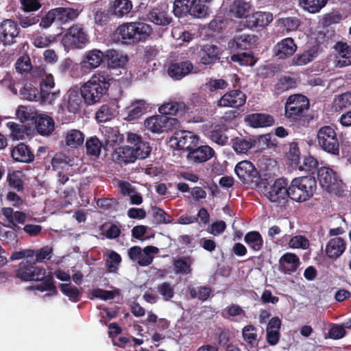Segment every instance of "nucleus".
<instances>
[{
	"label": "nucleus",
	"mask_w": 351,
	"mask_h": 351,
	"mask_svg": "<svg viewBox=\"0 0 351 351\" xmlns=\"http://www.w3.org/2000/svg\"><path fill=\"white\" fill-rule=\"evenodd\" d=\"M16 276L23 281H40L36 286L28 287L27 290L37 289L40 291H49L45 297L57 293L52 277L46 276V269L36 266L28 261H23L19 264L16 270Z\"/></svg>",
	"instance_id": "nucleus-1"
},
{
	"label": "nucleus",
	"mask_w": 351,
	"mask_h": 351,
	"mask_svg": "<svg viewBox=\"0 0 351 351\" xmlns=\"http://www.w3.org/2000/svg\"><path fill=\"white\" fill-rule=\"evenodd\" d=\"M110 77L106 71H98L81 86L82 95L87 105H94L101 101L107 93Z\"/></svg>",
	"instance_id": "nucleus-2"
},
{
	"label": "nucleus",
	"mask_w": 351,
	"mask_h": 351,
	"mask_svg": "<svg viewBox=\"0 0 351 351\" xmlns=\"http://www.w3.org/2000/svg\"><path fill=\"white\" fill-rule=\"evenodd\" d=\"M123 43L132 44L145 40L152 33L150 25L143 22L125 23L117 29Z\"/></svg>",
	"instance_id": "nucleus-3"
},
{
	"label": "nucleus",
	"mask_w": 351,
	"mask_h": 351,
	"mask_svg": "<svg viewBox=\"0 0 351 351\" xmlns=\"http://www.w3.org/2000/svg\"><path fill=\"white\" fill-rule=\"evenodd\" d=\"M317 189L316 180L311 176L294 178L288 187L289 197L298 202H306L313 197Z\"/></svg>",
	"instance_id": "nucleus-4"
},
{
	"label": "nucleus",
	"mask_w": 351,
	"mask_h": 351,
	"mask_svg": "<svg viewBox=\"0 0 351 351\" xmlns=\"http://www.w3.org/2000/svg\"><path fill=\"white\" fill-rule=\"evenodd\" d=\"M173 12L176 16L190 14L193 18L203 19L209 14V8L202 0H175Z\"/></svg>",
	"instance_id": "nucleus-5"
},
{
	"label": "nucleus",
	"mask_w": 351,
	"mask_h": 351,
	"mask_svg": "<svg viewBox=\"0 0 351 351\" xmlns=\"http://www.w3.org/2000/svg\"><path fill=\"white\" fill-rule=\"evenodd\" d=\"M317 179L321 186L329 193L341 196L345 191L346 185L338 173L328 167L317 169Z\"/></svg>",
	"instance_id": "nucleus-6"
},
{
	"label": "nucleus",
	"mask_w": 351,
	"mask_h": 351,
	"mask_svg": "<svg viewBox=\"0 0 351 351\" xmlns=\"http://www.w3.org/2000/svg\"><path fill=\"white\" fill-rule=\"evenodd\" d=\"M308 106L309 103L306 97L302 95H291L285 104L286 117L291 121L302 124V122H304L303 117Z\"/></svg>",
	"instance_id": "nucleus-7"
},
{
	"label": "nucleus",
	"mask_w": 351,
	"mask_h": 351,
	"mask_svg": "<svg viewBox=\"0 0 351 351\" xmlns=\"http://www.w3.org/2000/svg\"><path fill=\"white\" fill-rule=\"evenodd\" d=\"M317 138L319 146L324 152L339 155V143L335 130L328 125L322 127L317 132Z\"/></svg>",
	"instance_id": "nucleus-8"
},
{
	"label": "nucleus",
	"mask_w": 351,
	"mask_h": 351,
	"mask_svg": "<svg viewBox=\"0 0 351 351\" xmlns=\"http://www.w3.org/2000/svg\"><path fill=\"white\" fill-rule=\"evenodd\" d=\"M89 41L88 36L82 25L75 24L70 27L62 38L65 47L83 48Z\"/></svg>",
	"instance_id": "nucleus-9"
},
{
	"label": "nucleus",
	"mask_w": 351,
	"mask_h": 351,
	"mask_svg": "<svg viewBox=\"0 0 351 351\" xmlns=\"http://www.w3.org/2000/svg\"><path fill=\"white\" fill-rule=\"evenodd\" d=\"M288 181L285 178L277 179L269 188L265 189L263 193L265 196L271 202L285 203L288 194Z\"/></svg>",
	"instance_id": "nucleus-10"
},
{
	"label": "nucleus",
	"mask_w": 351,
	"mask_h": 351,
	"mask_svg": "<svg viewBox=\"0 0 351 351\" xmlns=\"http://www.w3.org/2000/svg\"><path fill=\"white\" fill-rule=\"evenodd\" d=\"M178 122L175 118L158 114L149 117L145 120V128L152 133L160 134L170 130Z\"/></svg>",
	"instance_id": "nucleus-11"
},
{
	"label": "nucleus",
	"mask_w": 351,
	"mask_h": 351,
	"mask_svg": "<svg viewBox=\"0 0 351 351\" xmlns=\"http://www.w3.org/2000/svg\"><path fill=\"white\" fill-rule=\"evenodd\" d=\"M158 252L159 249L154 246H146L143 250L138 246H134L129 249L128 256L133 262H136L138 265L145 267L152 263L154 259L153 254Z\"/></svg>",
	"instance_id": "nucleus-12"
},
{
	"label": "nucleus",
	"mask_w": 351,
	"mask_h": 351,
	"mask_svg": "<svg viewBox=\"0 0 351 351\" xmlns=\"http://www.w3.org/2000/svg\"><path fill=\"white\" fill-rule=\"evenodd\" d=\"M234 171L239 179L243 182H257L259 173L254 165L250 161L243 160L239 162L234 169Z\"/></svg>",
	"instance_id": "nucleus-13"
},
{
	"label": "nucleus",
	"mask_w": 351,
	"mask_h": 351,
	"mask_svg": "<svg viewBox=\"0 0 351 351\" xmlns=\"http://www.w3.org/2000/svg\"><path fill=\"white\" fill-rule=\"evenodd\" d=\"M128 143L131 145L135 160L145 159L150 154L152 149L149 143L143 141L138 134L128 133Z\"/></svg>",
	"instance_id": "nucleus-14"
},
{
	"label": "nucleus",
	"mask_w": 351,
	"mask_h": 351,
	"mask_svg": "<svg viewBox=\"0 0 351 351\" xmlns=\"http://www.w3.org/2000/svg\"><path fill=\"white\" fill-rule=\"evenodd\" d=\"M171 141H174L177 149L189 152L196 146L198 143V137L191 132L182 130L174 134Z\"/></svg>",
	"instance_id": "nucleus-15"
},
{
	"label": "nucleus",
	"mask_w": 351,
	"mask_h": 351,
	"mask_svg": "<svg viewBox=\"0 0 351 351\" xmlns=\"http://www.w3.org/2000/svg\"><path fill=\"white\" fill-rule=\"evenodd\" d=\"M246 95L239 89L232 90L225 93L218 101L220 107L239 108L245 104Z\"/></svg>",
	"instance_id": "nucleus-16"
},
{
	"label": "nucleus",
	"mask_w": 351,
	"mask_h": 351,
	"mask_svg": "<svg viewBox=\"0 0 351 351\" xmlns=\"http://www.w3.org/2000/svg\"><path fill=\"white\" fill-rule=\"evenodd\" d=\"M106 58L105 53L101 50L94 49L88 51L80 62V66L84 70L92 71L98 68Z\"/></svg>",
	"instance_id": "nucleus-17"
},
{
	"label": "nucleus",
	"mask_w": 351,
	"mask_h": 351,
	"mask_svg": "<svg viewBox=\"0 0 351 351\" xmlns=\"http://www.w3.org/2000/svg\"><path fill=\"white\" fill-rule=\"evenodd\" d=\"M19 32L17 24L11 19H6L0 23V41L5 45L13 43Z\"/></svg>",
	"instance_id": "nucleus-18"
},
{
	"label": "nucleus",
	"mask_w": 351,
	"mask_h": 351,
	"mask_svg": "<svg viewBox=\"0 0 351 351\" xmlns=\"http://www.w3.org/2000/svg\"><path fill=\"white\" fill-rule=\"evenodd\" d=\"M215 154V151L208 145H202L197 148L193 147L188 152L187 160L195 164L205 162Z\"/></svg>",
	"instance_id": "nucleus-19"
},
{
	"label": "nucleus",
	"mask_w": 351,
	"mask_h": 351,
	"mask_svg": "<svg viewBox=\"0 0 351 351\" xmlns=\"http://www.w3.org/2000/svg\"><path fill=\"white\" fill-rule=\"evenodd\" d=\"M82 95L81 90L70 88L64 95V101L66 103V108L69 112L76 114L81 110L82 106Z\"/></svg>",
	"instance_id": "nucleus-20"
},
{
	"label": "nucleus",
	"mask_w": 351,
	"mask_h": 351,
	"mask_svg": "<svg viewBox=\"0 0 351 351\" xmlns=\"http://www.w3.org/2000/svg\"><path fill=\"white\" fill-rule=\"evenodd\" d=\"M281 324V320L278 317H274L269 321L266 328V341L269 346H274L278 343Z\"/></svg>",
	"instance_id": "nucleus-21"
},
{
	"label": "nucleus",
	"mask_w": 351,
	"mask_h": 351,
	"mask_svg": "<svg viewBox=\"0 0 351 351\" xmlns=\"http://www.w3.org/2000/svg\"><path fill=\"white\" fill-rule=\"evenodd\" d=\"M193 69V64L186 60L170 64L167 72L171 77L180 80L191 73Z\"/></svg>",
	"instance_id": "nucleus-22"
},
{
	"label": "nucleus",
	"mask_w": 351,
	"mask_h": 351,
	"mask_svg": "<svg viewBox=\"0 0 351 351\" xmlns=\"http://www.w3.org/2000/svg\"><path fill=\"white\" fill-rule=\"evenodd\" d=\"M346 249V243L341 237L330 239L326 246V254L329 258L337 259Z\"/></svg>",
	"instance_id": "nucleus-23"
},
{
	"label": "nucleus",
	"mask_w": 351,
	"mask_h": 351,
	"mask_svg": "<svg viewBox=\"0 0 351 351\" xmlns=\"http://www.w3.org/2000/svg\"><path fill=\"white\" fill-rule=\"evenodd\" d=\"M338 55L336 56L335 64L337 67L343 68L351 65V45L338 43L336 45Z\"/></svg>",
	"instance_id": "nucleus-24"
},
{
	"label": "nucleus",
	"mask_w": 351,
	"mask_h": 351,
	"mask_svg": "<svg viewBox=\"0 0 351 351\" xmlns=\"http://www.w3.org/2000/svg\"><path fill=\"white\" fill-rule=\"evenodd\" d=\"M246 18V25L252 29L268 25L273 20V15L269 12H257Z\"/></svg>",
	"instance_id": "nucleus-25"
},
{
	"label": "nucleus",
	"mask_w": 351,
	"mask_h": 351,
	"mask_svg": "<svg viewBox=\"0 0 351 351\" xmlns=\"http://www.w3.org/2000/svg\"><path fill=\"white\" fill-rule=\"evenodd\" d=\"M298 47L292 38H286L277 43L275 47L276 55L280 59L291 56Z\"/></svg>",
	"instance_id": "nucleus-26"
},
{
	"label": "nucleus",
	"mask_w": 351,
	"mask_h": 351,
	"mask_svg": "<svg viewBox=\"0 0 351 351\" xmlns=\"http://www.w3.org/2000/svg\"><path fill=\"white\" fill-rule=\"evenodd\" d=\"M149 105L143 99H137L132 102L130 106L126 108V119L132 121L139 118L149 108Z\"/></svg>",
	"instance_id": "nucleus-27"
},
{
	"label": "nucleus",
	"mask_w": 351,
	"mask_h": 351,
	"mask_svg": "<svg viewBox=\"0 0 351 351\" xmlns=\"http://www.w3.org/2000/svg\"><path fill=\"white\" fill-rule=\"evenodd\" d=\"M279 264L281 271L291 274L296 271L300 265V259L295 254L287 252L280 258Z\"/></svg>",
	"instance_id": "nucleus-28"
},
{
	"label": "nucleus",
	"mask_w": 351,
	"mask_h": 351,
	"mask_svg": "<svg viewBox=\"0 0 351 351\" xmlns=\"http://www.w3.org/2000/svg\"><path fill=\"white\" fill-rule=\"evenodd\" d=\"M38 132L43 136H49L54 130V121L45 114H39L35 119Z\"/></svg>",
	"instance_id": "nucleus-29"
},
{
	"label": "nucleus",
	"mask_w": 351,
	"mask_h": 351,
	"mask_svg": "<svg viewBox=\"0 0 351 351\" xmlns=\"http://www.w3.org/2000/svg\"><path fill=\"white\" fill-rule=\"evenodd\" d=\"M245 120L253 128L269 127L274 123L272 116L263 113L249 114L246 117Z\"/></svg>",
	"instance_id": "nucleus-30"
},
{
	"label": "nucleus",
	"mask_w": 351,
	"mask_h": 351,
	"mask_svg": "<svg viewBox=\"0 0 351 351\" xmlns=\"http://www.w3.org/2000/svg\"><path fill=\"white\" fill-rule=\"evenodd\" d=\"M12 157L18 162H30L34 160V155L24 143H19L12 151Z\"/></svg>",
	"instance_id": "nucleus-31"
},
{
	"label": "nucleus",
	"mask_w": 351,
	"mask_h": 351,
	"mask_svg": "<svg viewBox=\"0 0 351 351\" xmlns=\"http://www.w3.org/2000/svg\"><path fill=\"white\" fill-rule=\"evenodd\" d=\"M149 20L159 25H167L171 23V18L167 11L162 8H154L149 12Z\"/></svg>",
	"instance_id": "nucleus-32"
},
{
	"label": "nucleus",
	"mask_w": 351,
	"mask_h": 351,
	"mask_svg": "<svg viewBox=\"0 0 351 351\" xmlns=\"http://www.w3.org/2000/svg\"><path fill=\"white\" fill-rule=\"evenodd\" d=\"M108 64L110 68L123 67L128 62V56L114 49L107 50L105 53Z\"/></svg>",
	"instance_id": "nucleus-33"
},
{
	"label": "nucleus",
	"mask_w": 351,
	"mask_h": 351,
	"mask_svg": "<svg viewBox=\"0 0 351 351\" xmlns=\"http://www.w3.org/2000/svg\"><path fill=\"white\" fill-rule=\"evenodd\" d=\"M64 141L67 146L71 148H77L84 143V134L77 129L68 130L65 133Z\"/></svg>",
	"instance_id": "nucleus-34"
},
{
	"label": "nucleus",
	"mask_w": 351,
	"mask_h": 351,
	"mask_svg": "<svg viewBox=\"0 0 351 351\" xmlns=\"http://www.w3.org/2000/svg\"><path fill=\"white\" fill-rule=\"evenodd\" d=\"M101 132L104 136L106 145L114 146L119 145L123 141V136L121 134L117 128L104 127Z\"/></svg>",
	"instance_id": "nucleus-35"
},
{
	"label": "nucleus",
	"mask_w": 351,
	"mask_h": 351,
	"mask_svg": "<svg viewBox=\"0 0 351 351\" xmlns=\"http://www.w3.org/2000/svg\"><path fill=\"white\" fill-rule=\"evenodd\" d=\"M255 43V37L248 34H243L237 36L229 43V46L233 49L244 50L250 47V46Z\"/></svg>",
	"instance_id": "nucleus-36"
},
{
	"label": "nucleus",
	"mask_w": 351,
	"mask_h": 351,
	"mask_svg": "<svg viewBox=\"0 0 351 351\" xmlns=\"http://www.w3.org/2000/svg\"><path fill=\"white\" fill-rule=\"evenodd\" d=\"M57 21L60 23H66L75 20L79 16V11L71 8L59 7L54 8Z\"/></svg>",
	"instance_id": "nucleus-37"
},
{
	"label": "nucleus",
	"mask_w": 351,
	"mask_h": 351,
	"mask_svg": "<svg viewBox=\"0 0 351 351\" xmlns=\"http://www.w3.org/2000/svg\"><path fill=\"white\" fill-rule=\"evenodd\" d=\"M133 5L130 0H114L110 9L113 14L118 17L128 15L132 10Z\"/></svg>",
	"instance_id": "nucleus-38"
},
{
	"label": "nucleus",
	"mask_w": 351,
	"mask_h": 351,
	"mask_svg": "<svg viewBox=\"0 0 351 351\" xmlns=\"http://www.w3.org/2000/svg\"><path fill=\"white\" fill-rule=\"evenodd\" d=\"M199 56L202 64H210L219 59V49L214 45H205Z\"/></svg>",
	"instance_id": "nucleus-39"
},
{
	"label": "nucleus",
	"mask_w": 351,
	"mask_h": 351,
	"mask_svg": "<svg viewBox=\"0 0 351 351\" xmlns=\"http://www.w3.org/2000/svg\"><path fill=\"white\" fill-rule=\"evenodd\" d=\"M117 111L114 105H102L96 112L95 118L98 122H106L114 119Z\"/></svg>",
	"instance_id": "nucleus-40"
},
{
	"label": "nucleus",
	"mask_w": 351,
	"mask_h": 351,
	"mask_svg": "<svg viewBox=\"0 0 351 351\" xmlns=\"http://www.w3.org/2000/svg\"><path fill=\"white\" fill-rule=\"evenodd\" d=\"M317 56V47H313L302 53L296 55L293 59V64L298 66L306 65Z\"/></svg>",
	"instance_id": "nucleus-41"
},
{
	"label": "nucleus",
	"mask_w": 351,
	"mask_h": 351,
	"mask_svg": "<svg viewBox=\"0 0 351 351\" xmlns=\"http://www.w3.org/2000/svg\"><path fill=\"white\" fill-rule=\"evenodd\" d=\"M250 4L243 0H235L230 8V12L236 18L247 17Z\"/></svg>",
	"instance_id": "nucleus-42"
},
{
	"label": "nucleus",
	"mask_w": 351,
	"mask_h": 351,
	"mask_svg": "<svg viewBox=\"0 0 351 351\" xmlns=\"http://www.w3.org/2000/svg\"><path fill=\"white\" fill-rule=\"evenodd\" d=\"M159 112L161 114L175 115L179 112H182L185 110V104L180 101H169L165 103L159 107Z\"/></svg>",
	"instance_id": "nucleus-43"
},
{
	"label": "nucleus",
	"mask_w": 351,
	"mask_h": 351,
	"mask_svg": "<svg viewBox=\"0 0 351 351\" xmlns=\"http://www.w3.org/2000/svg\"><path fill=\"white\" fill-rule=\"evenodd\" d=\"M105 257L108 270L112 273L117 272L122 260L121 256L112 250H108Z\"/></svg>",
	"instance_id": "nucleus-44"
},
{
	"label": "nucleus",
	"mask_w": 351,
	"mask_h": 351,
	"mask_svg": "<svg viewBox=\"0 0 351 351\" xmlns=\"http://www.w3.org/2000/svg\"><path fill=\"white\" fill-rule=\"evenodd\" d=\"M6 125L10 131V136L13 140L23 139L28 135L29 129L23 124L10 121L6 123Z\"/></svg>",
	"instance_id": "nucleus-45"
},
{
	"label": "nucleus",
	"mask_w": 351,
	"mask_h": 351,
	"mask_svg": "<svg viewBox=\"0 0 351 351\" xmlns=\"http://www.w3.org/2000/svg\"><path fill=\"white\" fill-rule=\"evenodd\" d=\"M244 241L245 243L253 250H260L263 245V240L261 234L257 231H251L247 232Z\"/></svg>",
	"instance_id": "nucleus-46"
},
{
	"label": "nucleus",
	"mask_w": 351,
	"mask_h": 351,
	"mask_svg": "<svg viewBox=\"0 0 351 351\" xmlns=\"http://www.w3.org/2000/svg\"><path fill=\"white\" fill-rule=\"evenodd\" d=\"M300 25V20L295 16H288L278 20V25L287 33L296 31Z\"/></svg>",
	"instance_id": "nucleus-47"
},
{
	"label": "nucleus",
	"mask_w": 351,
	"mask_h": 351,
	"mask_svg": "<svg viewBox=\"0 0 351 351\" xmlns=\"http://www.w3.org/2000/svg\"><path fill=\"white\" fill-rule=\"evenodd\" d=\"M115 156L117 160L124 163L134 162L136 160L130 144L117 149Z\"/></svg>",
	"instance_id": "nucleus-48"
},
{
	"label": "nucleus",
	"mask_w": 351,
	"mask_h": 351,
	"mask_svg": "<svg viewBox=\"0 0 351 351\" xmlns=\"http://www.w3.org/2000/svg\"><path fill=\"white\" fill-rule=\"evenodd\" d=\"M225 131L224 125H216L210 130L209 138L219 145H225L228 140Z\"/></svg>",
	"instance_id": "nucleus-49"
},
{
	"label": "nucleus",
	"mask_w": 351,
	"mask_h": 351,
	"mask_svg": "<svg viewBox=\"0 0 351 351\" xmlns=\"http://www.w3.org/2000/svg\"><path fill=\"white\" fill-rule=\"evenodd\" d=\"M60 289L63 294L67 296L71 302H77L80 300L82 291L75 286L70 283L61 284Z\"/></svg>",
	"instance_id": "nucleus-50"
},
{
	"label": "nucleus",
	"mask_w": 351,
	"mask_h": 351,
	"mask_svg": "<svg viewBox=\"0 0 351 351\" xmlns=\"http://www.w3.org/2000/svg\"><path fill=\"white\" fill-rule=\"evenodd\" d=\"M242 335L244 341L251 347L257 344V329L254 325L249 324L245 326L242 330Z\"/></svg>",
	"instance_id": "nucleus-51"
},
{
	"label": "nucleus",
	"mask_w": 351,
	"mask_h": 351,
	"mask_svg": "<svg viewBox=\"0 0 351 351\" xmlns=\"http://www.w3.org/2000/svg\"><path fill=\"white\" fill-rule=\"evenodd\" d=\"M328 0H299L302 8L311 13H317L325 6Z\"/></svg>",
	"instance_id": "nucleus-52"
},
{
	"label": "nucleus",
	"mask_w": 351,
	"mask_h": 351,
	"mask_svg": "<svg viewBox=\"0 0 351 351\" xmlns=\"http://www.w3.org/2000/svg\"><path fill=\"white\" fill-rule=\"evenodd\" d=\"M2 214L10 223L14 225L16 223H23L26 218L25 213L20 211L14 212L11 208H3Z\"/></svg>",
	"instance_id": "nucleus-53"
},
{
	"label": "nucleus",
	"mask_w": 351,
	"mask_h": 351,
	"mask_svg": "<svg viewBox=\"0 0 351 351\" xmlns=\"http://www.w3.org/2000/svg\"><path fill=\"white\" fill-rule=\"evenodd\" d=\"M20 95L22 99L30 101H37L40 98L38 89L31 84H25L20 90Z\"/></svg>",
	"instance_id": "nucleus-54"
},
{
	"label": "nucleus",
	"mask_w": 351,
	"mask_h": 351,
	"mask_svg": "<svg viewBox=\"0 0 351 351\" xmlns=\"http://www.w3.org/2000/svg\"><path fill=\"white\" fill-rule=\"evenodd\" d=\"M232 148L238 154H245L252 147V143L250 139L237 137L232 140Z\"/></svg>",
	"instance_id": "nucleus-55"
},
{
	"label": "nucleus",
	"mask_w": 351,
	"mask_h": 351,
	"mask_svg": "<svg viewBox=\"0 0 351 351\" xmlns=\"http://www.w3.org/2000/svg\"><path fill=\"white\" fill-rule=\"evenodd\" d=\"M231 60L234 62H239L241 66H253L256 62V59L252 52L234 54L231 56Z\"/></svg>",
	"instance_id": "nucleus-56"
},
{
	"label": "nucleus",
	"mask_w": 351,
	"mask_h": 351,
	"mask_svg": "<svg viewBox=\"0 0 351 351\" xmlns=\"http://www.w3.org/2000/svg\"><path fill=\"white\" fill-rule=\"evenodd\" d=\"M102 144L96 136H91L86 141V149L88 154L98 156L100 154Z\"/></svg>",
	"instance_id": "nucleus-57"
},
{
	"label": "nucleus",
	"mask_w": 351,
	"mask_h": 351,
	"mask_svg": "<svg viewBox=\"0 0 351 351\" xmlns=\"http://www.w3.org/2000/svg\"><path fill=\"white\" fill-rule=\"evenodd\" d=\"M295 86L296 82L293 78L289 76H284L275 85V90L278 94H280Z\"/></svg>",
	"instance_id": "nucleus-58"
},
{
	"label": "nucleus",
	"mask_w": 351,
	"mask_h": 351,
	"mask_svg": "<svg viewBox=\"0 0 351 351\" xmlns=\"http://www.w3.org/2000/svg\"><path fill=\"white\" fill-rule=\"evenodd\" d=\"M191 260L189 257H184L176 260L174 262V267L177 274L186 275L191 273Z\"/></svg>",
	"instance_id": "nucleus-59"
},
{
	"label": "nucleus",
	"mask_w": 351,
	"mask_h": 351,
	"mask_svg": "<svg viewBox=\"0 0 351 351\" xmlns=\"http://www.w3.org/2000/svg\"><path fill=\"white\" fill-rule=\"evenodd\" d=\"M189 291L192 298H198L201 301L206 300L212 293L211 289L206 286L199 287L198 290L193 287H189Z\"/></svg>",
	"instance_id": "nucleus-60"
},
{
	"label": "nucleus",
	"mask_w": 351,
	"mask_h": 351,
	"mask_svg": "<svg viewBox=\"0 0 351 351\" xmlns=\"http://www.w3.org/2000/svg\"><path fill=\"white\" fill-rule=\"evenodd\" d=\"M288 245L290 248L307 250L309 247L310 243L306 237L296 235L290 239Z\"/></svg>",
	"instance_id": "nucleus-61"
},
{
	"label": "nucleus",
	"mask_w": 351,
	"mask_h": 351,
	"mask_svg": "<svg viewBox=\"0 0 351 351\" xmlns=\"http://www.w3.org/2000/svg\"><path fill=\"white\" fill-rule=\"evenodd\" d=\"M68 158L62 153L56 154L51 160V166L53 170L66 169L69 166Z\"/></svg>",
	"instance_id": "nucleus-62"
},
{
	"label": "nucleus",
	"mask_w": 351,
	"mask_h": 351,
	"mask_svg": "<svg viewBox=\"0 0 351 351\" xmlns=\"http://www.w3.org/2000/svg\"><path fill=\"white\" fill-rule=\"evenodd\" d=\"M22 176V172L19 171L9 173L8 176V181L10 186L16 191L22 190L23 187Z\"/></svg>",
	"instance_id": "nucleus-63"
},
{
	"label": "nucleus",
	"mask_w": 351,
	"mask_h": 351,
	"mask_svg": "<svg viewBox=\"0 0 351 351\" xmlns=\"http://www.w3.org/2000/svg\"><path fill=\"white\" fill-rule=\"evenodd\" d=\"M351 105V91L338 95L334 100V107L336 110H341Z\"/></svg>",
	"instance_id": "nucleus-64"
}]
</instances>
